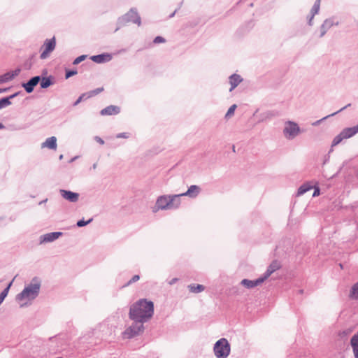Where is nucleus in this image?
<instances>
[{
  "label": "nucleus",
  "mask_w": 358,
  "mask_h": 358,
  "mask_svg": "<svg viewBox=\"0 0 358 358\" xmlns=\"http://www.w3.org/2000/svg\"><path fill=\"white\" fill-rule=\"evenodd\" d=\"M112 55L109 53H103L100 55H93L90 57V59L94 62L97 64H102L110 62L112 59Z\"/></svg>",
  "instance_id": "obj_14"
},
{
  "label": "nucleus",
  "mask_w": 358,
  "mask_h": 358,
  "mask_svg": "<svg viewBox=\"0 0 358 358\" xmlns=\"http://www.w3.org/2000/svg\"><path fill=\"white\" fill-rule=\"evenodd\" d=\"M128 137H129V135L127 133H119L116 136V138H127Z\"/></svg>",
  "instance_id": "obj_41"
},
{
  "label": "nucleus",
  "mask_w": 358,
  "mask_h": 358,
  "mask_svg": "<svg viewBox=\"0 0 358 358\" xmlns=\"http://www.w3.org/2000/svg\"><path fill=\"white\" fill-rule=\"evenodd\" d=\"M87 57V55H83L78 57H76L74 61L73 62V64L77 65L80 64L81 62L84 61L85 58Z\"/></svg>",
  "instance_id": "obj_36"
},
{
  "label": "nucleus",
  "mask_w": 358,
  "mask_h": 358,
  "mask_svg": "<svg viewBox=\"0 0 358 358\" xmlns=\"http://www.w3.org/2000/svg\"><path fill=\"white\" fill-rule=\"evenodd\" d=\"M94 140L97 143H100L101 145H103L104 144V141L101 138H100L99 136H95L94 137Z\"/></svg>",
  "instance_id": "obj_42"
},
{
  "label": "nucleus",
  "mask_w": 358,
  "mask_h": 358,
  "mask_svg": "<svg viewBox=\"0 0 358 358\" xmlns=\"http://www.w3.org/2000/svg\"><path fill=\"white\" fill-rule=\"evenodd\" d=\"M63 157H64L63 155H60L59 157V159L61 160L63 159Z\"/></svg>",
  "instance_id": "obj_52"
},
{
  "label": "nucleus",
  "mask_w": 358,
  "mask_h": 358,
  "mask_svg": "<svg viewBox=\"0 0 358 358\" xmlns=\"http://www.w3.org/2000/svg\"><path fill=\"white\" fill-rule=\"evenodd\" d=\"M20 72V69H16L15 71L12 72H8L9 74L10 80H13L15 76H18Z\"/></svg>",
  "instance_id": "obj_37"
},
{
  "label": "nucleus",
  "mask_w": 358,
  "mask_h": 358,
  "mask_svg": "<svg viewBox=\"0 0 358 358\" xmlns=\"http://www.w3.org/2000/svg\"><path fill=\"white\" fill-rule=\"evenodd\" d=\"M77 158H78V157H75L72 158V159L70 160V162H72L75 161V159H77Z\"/></svg>",
  "instance_id": "obj_51"
},
{
  "label": "nucleus",
  "mask_w": 358,
  "mask_h": 358,
  "mask_svg": "<svg viewBox=\"0 0 358 358\" xmlns=\"http://www.w3.org/2000/svg\"><path fill=\"white\" fill-rule=\"evenodd\" d=\"M344 138L343 136H342V134L341 132L337 135L336 136L334 137V138L333 139L332 141V143H331V148L338 145ZM333 150L332 148H331V150H329V152H331Z\"/></svg>",
  "instance_id": "obj_29"
},
{
  "label": "nucleus",
  "mask_w": 358,
  "mask_h": 358,
  "mask_svg": "<svg viewBox=\"0 0 358 358\" xmlns=\"http://www.w3.org/2000/svg\"><path fill=\"white\" fill-rule=\"evenodd\" d=\"M358 133V124L352 127L345 128L341 131L342 136L345 139L349 138Z\"/></svg>",
  "instance_id": "obj_20"
},
{
  "label": "nucleus",
  "mask_w": 358,
  "mask_h": 358,
  "mask_svg": "<svg viewBox=\"0 0 358 358\" xmlns=\"http://www.w3.org/2000/svg\"><path fill=\"white\" fill-rule=\"evenodd\" d=\"M20 94V92H17L8 96H7L8 98H9V101H10V99H13V98L16 97L17 96H18L19 94Z\"/></svg>",
  "instance_id": "obj_43"
},
{
  "label": "nucleus",
  "mask_w": 358,
  "mask_h": 358,
  "mask_svg": "<svg viewBox=\"0 0 358 358\" xmlns=\"http://www.w3.org/2000/svg\"><path fill=\"white\" fill-rule=\"evenodd\" d=\"M59 193L64 199L71 203L77 202L80 196L78 193L73 192L70 190L60 189Z\"/></svg>",
  "instance_id": "obj_12"
},
{
  "label": "nucleus",
  "mask_w": 358,
  "mask_h": 358,
  "mask_svg": "<svg viewBox=\"0 0 358 358\" xmlns=\"http://www.w3.org/2000/svg\"><path fill=\"white\" fill-rule=\"evenodd\" d=\"M47 201H48V199H44V200H43V201H41V202H39V205H41L42 203H45V202H47Z\"/></svg>",
  "instance_id": "obj_48"
},
{
  "label": "nucleus",
  "mask_w": 358,
  "mask_h": 358,
  "mask_svg": "<svg viewBox=\"0 0 358 358\" xmlns=\"http://www.w3.org/2000/svg\"><path fill=\"white\" fill-rule=\"evenodd\" d=\"M41 148H48L55 150L57 148V138L55 136L48 138L42 144Z\"/></svg>",
  "instance_id": "obj_21"
},
{
  "label": "nucleus",
  "mask_w": 358,
  "mask_h": 358,
  "mask_svg": "<svg viewBox=\"0 0 358 358\" xmlns=\"http://www.w3.org/2000/svg\"><path fill=\"white\" fill-rule=\"evenodd\" d=\"M88 93H83L82 94L78 99L74 102L73 106H77L79 103H80L82 101L87 99L86 97L87 96Z\"/></svg>",
  "instance_id": "obj_35"
},
{
  "label": "nucleus",
  "mask_w": 358,
  "mask_h": 358,
  "mask_svg": "<svg viewBox=\"0 0 358 358\" xmlns=\"http://www.w3.org/2000/svg\"><path fill=\"white\" fill-rule=\"evenodd\" d=\"M92 220H93L92 218L89 219L87 221H85L83 219L80 220L77 222L76 226L78 227H85V226L87 225L88 224L91 223L92 222Z\"/></svg>",
  "instance_id": "obj_33"
},
{
  "label": "nucleus",
  "mask_w": 358,
  "mask_h": 358,
  "mask_svg": "<svg viewBox=\"0 0 358 358\" xmlns=\"http://www.w3.org/2000/svg\"><path fill=\"white\" fill-rule=\"evenodd\" d=\"M282 132L287 139L293 140L301 133V129L296 122L288 120L285 123Z\"/></svg>",
  "instance_id": "obj_7"
},
{
  "label": "nucleus",
  "mask_w": 358,
  "mask_h": 358,
  "mask_svg": "<svg viewBox=\"0 0 358 358\" xmlns=\"http://www.w3.org/2000/svg\"><path fill=\"white\" fill-rule=\"evenodd\" d=\"M180 205V199L179 196L174 195H162L159 196L152 208V212L157 213L159 210L177 209Z\"/></svg>",
  "instance_id": "obj_3"
},
{
  "label": "nucleus",
  "mask_w": 358,
  "mask_h": 358,
  "mask_svg": "<svg viewBox=\"0 0 358 358\" xmlns=\"http://www.w3.org/2000/svg\"><path fill=\"white\" fill-rule=\"evenodd\" d=\"M178 281V278H172L170 281H169V284L170 285H173L175 283H176Z\"/></svg>",
  "instance_id": "obj_44"
},
{
  "label": "nucleus",
  "mask_w": 358,
  "mask_h": 358,
  "mask_svg": "<svg viewBox=\"0 0 358 358\" xmlns=\"http://www.w3.org/2000/svg\"><path fill=\"white\" fill-rule=\"evenodd\" d=\"M232 149H233V151L235 152V146L234 145H233V148Z\"/></svg>",
  "instance_id": "obj_53"
},
{
  "label": "nucleus",
  "mask_w": 358,
  "mask_h": 358,
  "mask_svg": "<svg viewBox=\"0 0 358 358\" xmlns=\"http://www.w3.org/2000/svg\"><path fill=\"white\" fill-rule=\"evenodd\" d=\"M62 232L56 231L41 235L39 238V243L43 244L45 243L52 242L62 236Z\"/></svg>",
  "instance_id": "obj_11"
},
{
  "label": "nucleus",
  "mask_w": 358,
  "mask_h": 358,
  "mask_svg": "<svg viewBox=\"0 0 358 358\" xmlns=\"http://www.w3.org/2000/svg\"><path fill=\"white\" fill-rule=\"evenodd\" d=\"M139 279H140V277H139V275H134V276L131 278V280H130L127 283L126 286H128V285H131V284H132V283H134V282H135L138 281Z\"/></svg>",
  "instance_id": "obj_40"
},
{
  "label": "nucleus",
  "mask_w": 358,
  "mask_h": 358,
  "mask_svg": "<svg viewBox=\"0 0 358 358\" xmlns=\"http://www.w3.org/2000/svg\"><path fill=\"white\" fill-rule=\"evenodd\" d=\"M41 81V76H36L30 78L27 83H23L22 84V87L24 89L27 93H31L34 87L39 83Z\"/></svg>",
  "instance_id": "obj_10"
},
{
  "label": "nucleus",
  "mask_w": 358,
  "mask_h": 358,
  "mask_svg": "<svg viewBox=\"0 0 358 358\" xmlns=\"http://www.w3.org/2000/svg\"><path fill=\"white\" fill-rule=\"evenodd\" d=\"M11 101H9V98L7 96L1 98L0 99V110L11 105Z\"/></svg>",
  "instance_id": "obj_30"
},
{
  "label": "nucleus",
  "mask_w": 358,
  "mask_h": 358,
  "mask_svg": "<svg viewBox=\"0 0 358 358\" xmlns=\"http://www.w3.org/2000/svg\"><path fill=\"white\" fill-rule=\"evenodd\" d=\"M320 7V0H316L310 10V15L308 17V24L309 26L313 25V20L314 16L318 13Z\"/></svg>",
  "instance_id": "obj_17"
},
{
  "label": "nucleus",
  "mask_w": 358,
  "mask_h": 358,
  "mask_svg": "<svg viewBox=\"0 0 358 358\" xmlns=\"http://www.w3.org/2000/svg\"><path fill=\"white\" fill-rule=\"evenodd\" d=\"M243 79L238 74L234 73L229 78V82L231 85L229 92H232L241 82Z\"/></svg>",
  "instance_id": "obj_18"
},
{
  "label": "nucleus",
  "mask_w": 358,
  "mask_h": 358,
  "mask_svg": "<svg viewBox=\"0 0 358 358\" xmlns=\"http://www.w3.org/2000/svg\"><path fill=\"white\" fill-rule=\"evenodd\" d=\"M182 4V2H181V3H180V5H179V7H178L177 9H176V10H174V12H173V13H171V14L169 15V18H171V17H173L175 15L176 13V12L178 11V10L181 7Z\"/></svg>",
  "instance_id": "obj_45"
},
{
  "label": "nucleus",
  "mask_w": 358,
  "mask_h": 358,
  "mask_svg": "<svg viewBox=\"0 0 358 358\" xmlns=\"http://www.w3.org/2000/svg\"><path fill=\"white\" fill-rule=\"evenodd\" d=\"M120 108L118 106L110 105L102 109L100 112L101 115H113L120 113Z\"/></svg>",
  "instance_id": "obj_19"
},
{
  "label": "nucleus",
  "mask_w": 358,
  "mask_h": 358,
  "mask_svg": "<svg viewBox=\"0 0 358 358\" xmlns=\"http://www.w3.org/2000/svg\"><path fill=\"white\" fill-rule=\"evenodd\" d=\"M280 267L281 265L279 262L277 260L273 261L271 264L268 266L266 272L262 276V278H264V280L265 281L273 273L280 268Z\"/></svg>",
  "instance_id": "obj_13"
},
{
  "label": "nucleus",
  "mask_w": 358,
  "mask_h": 358,
  "mask_svg": "<svg viewBox=\"0 0 358 358\" xmlns=\"http://www.w3.org/2000/svg\"><path fill=\"white\" fill-rule=\"evenodd\" d=\"M350 106H351V103H348V104H347L345 106L343 107V108H341L340 110H337V111H336V112H334V113H331V114H330V115H327V116H325V117H322V119H320V120H317V121H315V122H313V123H312V125H313V126H317V125H319V124H320L323 120H324L327 119V118H328V117H331V116H334V115H335L338 114V113H340V112H341V111L344 110L345 109H346L347 108L350 107Z\"/></svg>",
  "instance_id": "obj_23"
},
{
  "label": "nucleus",
  "mask_w": 358,
  "mask_h": 358,
  "mask_svg": "<svg viewBox=\"0 0 358 358\" xmlns=\"http://www.w3.org/2000/svg\"><path fill=\"white\" fill-rule=\"evenodd\" d=\"M128 22H133L137 24L138 26L141 25V17L136 8H131L128 13L119 17L117 21L119 27L115 31L118 30L120 27L124 26Z\"/></svg>",
  "instance_id": "obj_6"
},
{
  "label": "nucleus",
  "mask_w": 358,
  "mask_h": 358,
  "mask_svg": "<svg viewBox=\"0 0 358 358\" xmlns=\"http://www.w3.org/2000/svg\"><path fill=\"white\" fill-rule=\"evenodd\" d=\"M213 352L217 358H227L231 352V346L227 339L222 338L216 341Z\"/></svg>",
  "instance_id": "obj_4"
},
{
  "label": "nucleus",
  "mask_w": 358,
  "mask_h": 358,
  "mask_svg": "<svg viewBox=\"0 0 358 358\" xmlns=\"http://www.w3.org/2000/svg\"><path fill=\"white\" fill-rule=\"evenodd\" d=\"M320 194V189L317 187L316 189H315V191H314V193H313V196H317L319 195Z\"/></svg>",
  "instance_id": "obj_46"
},
{
  "label": "nucleus",
  "mask_w": 358,
  "mask_h": 358,
  "mask_svg": "<svg viewBox=\"0 0 358 358\" xmlns=\"http://www.w3.org/2000/svg\"><path fill=\"white\" fill-rule=\"evenodd\" d=\"M13 284V281H11L8 286L0 293V304L3 303L5 298L7 296L10 287H11Z\"/></svg>",
  "instance_id": "obj_28"
},
{
  "label": "nucleus",
  "mask_w": 358,
  "mask_h": 358,
  "mask_svg": "<svg viewBox=\"0 0 358 358\" xmlns=\"http://www.w3.org/2000/svg\"><path fill=\"white\" fill-rule=\"evenodd\" d=\"M57 358H62V357H57Z\"/></svg>",
  "instance_id": "obj_54"
},
{
  "label": "nucleus",
  "mask_w": 358,
  "mask_h": 358,
  "mask_svg": "<svg viewBox=\"0 0 358 358\" xmlns=\"http://www.w3.org/2000/svg\"><path fill=\"white\" fill-rule=\"evenodd\" d=\"M338 22H335L334 17H330L326 19L320 27V37H323L326 33L334 25H338Z\"/></svg>",
  "instance_id": "obj_9"
},
{
  "label": "nucleus",
  "mask_w": 358,
  "mask_h": 358,
  "mask_svg": "<svg viewBox=\"0 0 358 358\" xmlns=\"http://www.w3.org/2000/svg\"><path fill=\"white\" fill-rule=\"evenodd\" d=\"M41 287V280L38 277L32 278L29 284L27 285L23 290L16 295L17 301H23L20 307L27 306L29 302L38 297Z\"/></svg>",
  "instance_id": "obj_2"
},
{
  "label": "nucleus",
  "mask_w": 358,
  "mask_h": 358,
  "mask_svg": "<svg viewBox=\"0 0 358 358\" xmlns=\"http://www.w3.org/2000/svg\"><path fill=\"white\" fill-rule=\"evenodd\" d=\"M349 296L352 299L358 300V282L352 287Z\"/></svg>",
  "instance_id": "obj_27"
},
{
  "label": "nucleus",
  "mask_w": 358,
  "mask_h": 358,
  "mask_svg": "<svg viewBox=\"0 0 358 358\" xmlns=\"http://www.w3.org/2000/svg\"><path fill=\"white\" fill-rule=\"evenodd\" d=\"M312 186L309 184H303L297 191V196H301L312 189Z\"/></svg>",
  "instance_id": "obj_26"
},
{
  "label": "nucleus",
  "mask_w": 358,
  "mask_h": 358,
  "mask_svg": "<svg viewBox=\"0 0 358 358\" xmlns=\"http://www.w3.org/2000/svg\"><path fill=\"white\" fill-rule=\"evenodd\" d=\"M9 74L6 73L5 74L0 76V84L9 81Z\"/></svg>",
  "instance_id": "obj_38"
},
{
  "label": "nucleus",
  "mask_w": 358,
  "mask_h": 358,
  "mask_svg": "<svg viewBox=\"0 0 358 358\" xmlns=\"http://www.w3.org/2000/svg\"><path fill=\"white\" fill-rule=\"evenodd\" d=\"M236 108L237 106L236 104L231 105L228 109L227 113L225 114V118L229 119L230 117H231L234 115V111Z\"/></svg>",
  "instance_id": "obj_31"
},
{
  "label": "nucleus",
  "mask_w": 358,
  "mask_h": 358,
  "mask_svg": "<svg viewBox=\"0 0 358 358\" xmlns=\"http://www.w3.org/2000/svg\"><path fill=\"white\" fill-rule=\"evenodd\" d=\"M188 289L191 292L199 293L204 290L205 287L202 285H194L192 284L188 286Z\"/></svg>",
  "instance_id": "obj_25"
},
{
  "label": "nucleus",
  "mask_w": 358,
  "mask_h": 358,
  "mask_svg": "<svg viewBox=\"0 0 358 358\" xmlns=\"http://www.w3.org/2000/svg\"><path fill=\"white\" fill-rule=\"evenodd\" d=\"M96 167H97V164H96V163H94V164L92 165V168L93 169H96Z\"/></svg>",
  "instance_id": "obj_49"
},
{
  "label": "nucleus",
  "mask_w": 358,
  "mask_h": 358,
  "mask_svg": "<svg viewBox=\"0 0 358 358\" xmlns=\"http://www.w3.org/2000/svg\"><path fill=\"white\" fill-rule=\"evenodd\" d=\"M41 85V87L43 89H46L53 85L52 78L51 76L50 77H41V81L39 82Z\"/></svg>",
  "instance_id": "obj_24"
},
{
  "label": "nucleus",
  "mask_w": 358,
  "mask_h": 358,
  "mask_svg": "<svg viewBox=\"0 0 358 358\" xmlns=\"http://www.w3.org/2000/svg\"><path fill=\"white\" fill-rule=\"evenodd\" d=\"M131 325L128 327L122 334L124 339H131L144 332V323L138 320H132Z\"/></svg>",
  "instance_id": "obj_5"
},
{
  "label": "nucleus",
  "mask_w": 358,
  "mask_h": 358,
  "mask_svg": "<svg viewBox=\"0 0 358 358\" xmlns=\"http://www.w3.org/2000/svg\"><path fill=\"white\" fill-rule=\"evenodd\" d=\"M153 42L155 43H165L166 40L164 37L159 36H157L155 38Z\"/></svg>",
  "instance_id": "obj_39"
},
{
  "label": "nucleus",
  "mask_w": 358,
  "mask_h": 358,
  "mask_svg": "<svg viewBox=\"0 0 358 358\" xmlns=\"http://www.w3.org/2000/svg\"><path fill=\"white\" fill-rule=\"evenodd\" d=\"M9 88H0V94L7 92Z\"/></svg>",
  "instance_id": "obj_47"
},
{
  "label": "nucleus",
  "mask_w": 358,
  "mask_h": 358,
  "mask_svg": "<svg viewBox=\"0 0 358 358\" xmlns=\"http://www.w3.org/2000/svg\"><path fill=\"white\" fill-rule=\"evenodd\" d=\"M350 344L353 350L355 357L358 358V332L352 337Z\"/></svg>",
  "instance_id": "obj_22"
},
{
  "label": "nucleus",
  "mask_w": 358,
  "mask_h": 358,
  "mask_svg": "<svg viewBox=\"0 0 358 358\" xmlns=\"http://www.w3.org/2000/svg\"><path fill=\"white\" fill-rule=\"evenodd\" d=\"M102 91H103V87H99V88H96V89L94 90H92V91L87 92L88 94H87L86 99L90 98V97H92L93 96H95V95H97L98 94H99Z\"/></svg>",
  "instance_id": "obj_32"
},
{
  "label": "nucleus",
  "mask_w": 358,
  "mask_h": 358,
  "mask_svg": "<svg viewBox=\"0 0 358 358\" xmlns=\"http://www.w3.org/2000/svg\"><path fill=\"white\" fill-rule=\"evenodd\" d=\"M4 127H5L4 125L0 122V129H3Z\"/></svg>",
  "instance_id": "obj_50"
},
{
  "label": "nucleus",
  "mask_w": 358,
  "mask_h": 358,
  "mask_svg": "<svg viewBox=\"0 0 358 358\" xmlns=\"http://www.w3.org/2000/svg\"><path fill=\"white\" fill-rule=\"evenodd\" d=\"M56 46L55 38L53 37L50 39H46L41 47L43 49V52L40 55L41 59H45L50 55V54L55 50Z\"/></svg>",
  "instance_id": "obj_8"
},
{
  "label": "nucleus",
  "mask_w": 358,
  "mask_h": 358,
  "mask_svg": "<svg viewBox=\"0 0 358 358\" xmlns=\"http://www.w3.org/2000/svg\"><path fill=\"white\" fill-rule=\"evenodd\" d=\"M77 73H78V71L76 69L66 70L65 78L68 79V78H71V76L76 75Z\"/></svg>",
  "instance_id": "obj_34"
},
{
  "label": "nucleus",
  "mask_w": 358,
  "mask_h": 358,
  "mask_svg": "<svg viewBox=\"0 0 358 358\" xmlns=\"http://www.w3.org/2000/svg\"><path fill=\"white\" fill-rule=\"evenodd\" d=\"M199 192L200 187L197 185H193L188 188L187 192L177 195L179 196V199L180 198V196H189L190 198H195L199 194Z\"/></svg>",
  "instance_id": "obj_16"
},
{
  "label": "nucleus",
  "mask_w": 358,
  "mask_h": 358,
  "mask_svg": "<svg viewBox=\"0 0 358 358\" xmlns=\"http://www.w3.org/2000/svg\"><path fill=\"white\" fill-rule=\"evenodd\" d=\"M154 314V303L145 299H139L129 308V317L131 320L147 322Z\"/></svg>",
  "instance_id": "obj_1"
},
{
  "label": "nucleus",
  "mask_w": 358,
  "mask_h": 358,
  "mask_svg": "<svg viewBox=\"0 0 358 358\" xmlns=\"http://www.w3.org/2000/svg\"><path fill=\"white\" fill-rule=\"evenodd\" d=\"M264 282V278H262V277H260L255 280L243 279L241 280V285H242L243 286L248 289H251L261 285Z\"/></svg>",
  "instance_id": "obj_15"
}]
</instances>
